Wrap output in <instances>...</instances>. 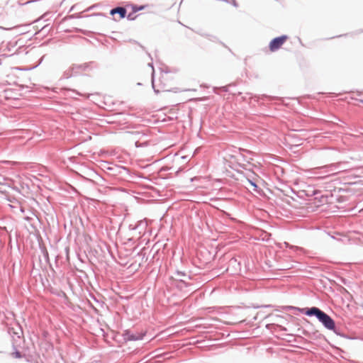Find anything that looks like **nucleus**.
Masks as SVG:
<instances>
[{
	"instance_id": "2",
	"label": "nucleus",
	"mask_w": 363,
	"mask_h": 363,
	"mask_svg": "<svg viewBox=\"0 0 363 363\" xmlns=\"http://www.w3.org/2000/svg\"><path fill=\"white\" fill-rule=\"evenodd\" d=\"M289 37L287 35H281L274 38L269 45V48L271 52H275L285 43Z\"/></svg>"
},
{
	"instance_id": "3",
	"label": "nucleus",
	"mask_w": 363,
	"mask_h": 363,
	"mask_svg": "<svg viewBox=\"0 0 363 363\" xmlns=\"http://www.w3.org/2000/svg\"><path fill=\"white\" fill-rule=\"evenodd\" d=\"M110 13L111 15H115L116 13L118 14L119 15L118 20H121L125 17L126 9L123 7H116L115 9H113Z\"/></svg>"
},
{
	"instance_id": "1",
	"label": "nucleus",
	"mask_w": 363,
	"mask_h": 363,
	"mask_svg": "<svg viewBox=\"0 0 363 363\" xmlns=\"http://www.w3.org/2000/svg\"><path fill=\"white\" fill-rule=\"evenodd\" d=\"M306 314L309 316L315 315L328 330H333L335 327L333 320L328 314L316 307H313L308 309L306 312Z\"/></svg>"
},
{
	"instance_id": "6",
	"label": "nucleus",
	"mask_w": 363,
	"mask_h": 363,
	"mask_svg": "<svg viewBox=\"0 0 363 363\" xmlns=\"http://www.w3.org/2000/svg\"><path fill=\"white\" fill-rule=\"evenodd\" d=\"M361 102L363 104V100H361Z\"/></svg>"
},
{
	"instance_id": "5",
	"label": "nucleus",
	"mask_w": 363,
	"mask_h": 363,
	"mask_svg": "<svg viewBox=\"0 0 363 363\" xmlns=\"http://www.w3.org/2000/svg\"><path fill=\"white\" fill-rule=\"evenodd\" d=\"M248 184L252 187V190L255 192H259V188L258 187L257 184H256V181H252L250 179H247Z\"/></svg>"
},
{
	"instance_id": "4",
	"label": "nucleus",
	"mask_w": 363,
	"mask_h": 363,
	"mask_svg": "<svg viewBox=\"0 0 363 363\" xmlns=\"http://www.w3.org/2000/svg\"><path fill=\"white\" fill-rule=\"evenodd\" d=\"M145 6H133V12L132 13H130L128 16H127V18L129 20H134L135 18H136V16L135 15V13L138 11H140L142 9H144Z\"/></svg>"
}]
</instances>
